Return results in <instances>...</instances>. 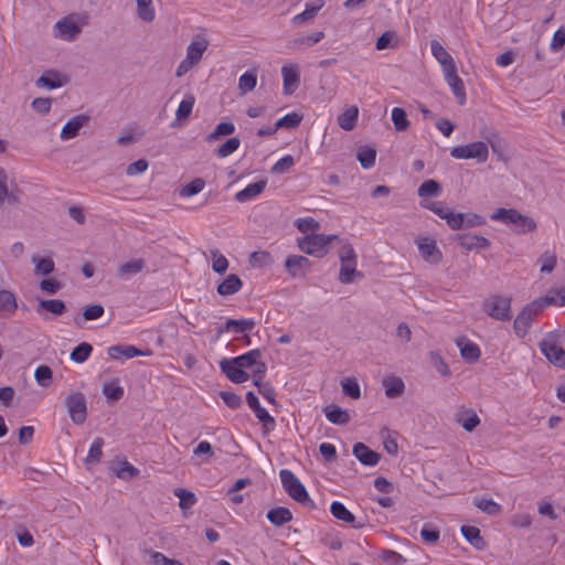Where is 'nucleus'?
Wrapping results in <instances>:
<instances>
[{"label":"nucleus","mask_w":565,"mask_h":565,"mask_svg":"<svg viewBox=\"0 0 565 565\" xmlns=\"http://www.w3.org/2000/svg\"><path fill=\"white\" fill-rule=\"evenodd\" d=\"M310 266L311 262L301 255H290L285 260V268L292 278L305 276Z\"/></svg>","instance_id":"nucleus-13"},{"label":"nucleus","mask_w":565,"mask_h":565,"mask_svg":"<svg viewBox=\"0 0 565 565\" xmlns=\"http://www.w3.org/2000/svg\"><path fill=\"white\" fill-rule=\"evenodd\" d=\"M66 309L65 302L60 299H41L36 307L39 316H43L44 312H50L55 316H61Z\"/></svg>","instance_id":"nucleus-23"},{"label":"nucleus","mask_w":565,"mask_h":565,"mask_svg":"<svg viewBox=\"0 0 565 565\" xmlns=\"http://www.w3.org/2000/svg\"><path fill=\"white\" fill-rule=\"evenodd\" d=\"M424 207L430 210L440 218L445 220L448 226L451 230H461L462 228V213H456L448 206H446L443 202H430L422 204Z\"/></svg>","instance_id":"nucleus-9"},{"label":"nucleus","mask_w":565,"mask_h":565,"mask_svg":"<svg viewBox=\"0 0 565 565\" xmlns=\"http://www.w3.org/2000/svg\"><path fill=\"white\" fill-rule=\"evenodd\" d=\"M330 511L332 515L345 523H352L354 521V515L345 508V505L339 501L332 502L330 507Z\"/></svg>","instance_id":"nucleus-44"},{"label":"nucleus","mask_w":565,"mask_h":565,"mask_svg":"<svg viewBox=\"0 0 565 565\" xmlns=\"http://www.w3.org/2000/svg\"><path fill=\"white\" fill-rule=\"evenodd\" d=\"M246 402L262 423L264 433L274 430L276 427L275 418L260 405L257 396L253 392L246 394Z\"/></svg>","instance_id":"nucleus-10"},{"label":"nucleus","mask_w":565,"mask_h":565,"mask_svg":"<svg viewBox=\"0 0 565 565\" xmlns=\"http://www.w3.org/2000/svg\"><path fill=\"white\" fill-rule=\"evenodd\" d=\"M542 354L553 365L565 369V350L559 345V334L550 332L539 343Z\"/></svg>","instance_id":"nucleus-4"},{"label":"nucleus","mask_w":565,"mask_h":565,"mask_svg":"<svg viewBox=\"0 0 565 565\" xmlns=\"http://www.w3.org/2000/svg\"><path fill=\"white\" fill-rule=\"evenodd\" d=\"M145 268L143 259H134L126 262L118 267V275L121 278H129L134 275L139 274Z\"/></svg>","instance_id":"nucleus-37"},{"label":"nucleus","mask_w":565,"mask_h":565,"mask_svg":"<svg viewBox=\"0 0 565 565\" xmlns=\"http://www.w3.org/2000/svg\"><path fill=\"white\" fill-rule=\"evenodd\" d=\"M450 156L456 159H476L479 163H483L488 160L489 149L483 141H473L454 147L450 150Z\"/></svg>","instance_id":"nucleus-7"},{"label":"nucleus","mask_w":565,"mask_h":565,"mask_svg":"<svg viewBox=\"0 0 565 565\" xmlns=\"http://www.w3.org/2000/svg\"><path fill=\"white\" fill-rule=\"evenodd\" d=\"M104 440L100 437H96L89 447L88 454L85 458L87 465L98 463L103 457Z\"/></svg>","instance_id":"nucleus-42"},{"label":"nucleus","mask_w":565,"mask_h":565,"mask_svg":"<svg viewBox=\"0 0 565 565\" xmlns=\"http://www.w3.org/2000/svg\"><path fill=\"white\" fill-rule=\"evenodd\" d=\"M457 345L460 348L461 356L467 362L473 363L480 358L481 352L476 343L461 338L457 340Z\"/></svg>","instance_id":"nucleus-30"},{"label":"nucleus","mask_w":565,"mask_h":565,"mask_svg":"<svg viewBox=\"0 0 565 565\" xmlns=\"http://www.w3.org/2000/svg\"><path fill=\"white\" fill-rule=\"evenodd\" d=\"M102 392L111 402H117L124 396V388L116 381L106 383Z\"/></svg>","instance_id":"nucleus-51"},{"label":"nucleus","mask_w":565,"mask_h":565,"mask_svg":"<svg viewBox=\"0 0 565 565\" xmlns=\"http://www.w3.org/2000/svg\"><path fill=\"white\" fill-rule=\"evenodd\" d=\"M205 186V181L201 178H196L191 182L183 185L180 190V196L190 198L200 193Z\"/></svg>","instance_id":"nucleus-50"},{"label":"nucleus","mask_w":565,"mask_h":565,"mask_svg":"<svg viewBox=\"0 0 565 565\" xmlns=\"http://www.w3.org/2000/svg\"><path fill=\"white\" fill-rule=\"evenodd\" d=\"M239 139L237 137H233L227 139L223 145H221L216 149V156L218 158H225L231 156L233 152H235L239 147Z\"/></svg>","instance_id":"nucleus-59"},{"label":"nucleus","mask_w":565,"mask_h":565,"mask_svg":"<svg viewBox=\"0 0 565 565\" xmlns=\"http://www.w3.org/2000/svg\"><path fill=\"white\" fill-rule=\"evenodd\" d=\"M391 120L397 131H406L411 126L406 111L401 107L391 110Z\"/></svg>","instance_id":"nucleus-39"},{"label":"nucleus","mask_w":565,"mask_h":565,"mask_svg":"<svg viewBox=\"0 0 565 565\" xmlns=\"http://www.w3.org/2000/svg\"><path fill=\"white\" fill-rule=\"evenodd\" d=\"M416 244L423 259L429 264H438L443 259V254L437 247L436 241L430 237H419Z\"/></svg>","instance_id":"nucleus-11"},{"label":"nucleus","mask_w":565,"mask_h":565,"mask_svg":"<svg viewBox=\"0 0 565 565\" xmlns=\"http://www.w3.org/2000/svg\"><path fill=\"white\" fill-rule=\"evenodd\" d=\"M18 310V299L13 291L0 289V312L12 316Z\"/></svg>","instance_id":"nucleus-25"},{"label":"nucleus","mask_w":565,"mask_h":565,"mask_svg":"<svg viewBox=\"0 0 565 565\" xmlns=\"http://www.w3.org/2000/svg\"><path fill=\"white\" fill-rule=\"evenodd\" d=\"M417 193L422 199L438 196L441 193V185L435 180H426L419 185Z\"/></svg>","instance_id":"nucleus-41"},{"label":"nucleus","mask_w":565,"mask_h":565,"mask_svg":"<svg viewBox=\"0 0 565 565\" xmlns=\"http://www.w3.org/2000/svg\"><path fill=\"white\" fill-rule=\"evenodd\" d=\"M212 268L217 274H224L228 268V260L226 257L218 253L217 249L211 250Z\"/></svg>","instance_id":"nucleus-62"},{"label":"nucleus","mask_w":565,"mask_h":565,"mask_svg":"<svg viewBox=\"0 0 565 565\" xmlns=\"http://www.w3.org/2000/svg\"><path fill=\"white\" fill-rule=\"evenodd\" d=\"M339 239L335 234H307L297 239L298 247L303 253L321 258L330 250L331 242Z\"/></svg>","instance_id":"nucleus-2"},{"label":"nucleus","mask_w":565,"mask_h":565,"mask_svg":"<svg viewBox=\"0 0 565 565\" xmlns=\"http://www.w3.org/2000/svg\"><path fill=\"white\" fill-rule=\"evenodd\" d=\"M457 242L467 250H471L473 248L486 249L490 246V241L488 238L477 234H458Z\"/></svg>","instance_id":"nucleus-21"},{"label":"nucleus","mask_w":565,"mask_h":565,"mask_svg":"<svg viewBox=\"0 0 565 565\" xmlns=\"http://www.w3.org/2000/svg\"><path fill=\"white\" fill-rule=\"evenodd\" d=\"M54 31L56 38L72 41L81 33V28L75 22L65 18L55 23Z\"/></svg>","instance_id":"nucleus-17"},{"label":"nucleus","mask_w":565,"mask_h":565,"mask_svg":"<svg viewBox=\"0 0 565 565\" xmlns=\"http://www.w3.org/2000/svg\"><path fill=\"white\" fill-rule=\"evenodd\" d=\"M267 182L265 180H260L254 183H249L243 190L238 191L235 194V199L238 202H247L257 195H259L266 188Z\"/></svg>","instance_id":"nucleus-26"},{"label":"nucleus","mask_w":565,"mask_h":565,"mask_svg":"<svg viewBox=\"0 0 565 565\" xmlns=\"http://www.w3.org/2000/svg\"><path fill=\"white\" fill-rule=\"evenodd\" d=\"M430 50L433 56L438 61L441 65L443 72L452 71L456 67V63L452 56L447 52V50L437 41L433 40L430 42Z\"/></svg>","instance_id":"nucleus-18"},{"label":"nucleus","mask_w":565,"mask_h":565,"mask_svg":"<svg viewBox=\"0 0 565 565\" xmlns=\"http://www.w3.org/2000/svg\"><path fill=\"white\" fill-rule=\"evenodd\" d=\"M323 3H319L317 6H309L307 4L306 6V9L305 11H302L301 13L299 14H296L294 18H292V22L295 24H302L309 20H311L312 18L316 17V14L320 11V9L322 8Z\"/></svg>","instance_id":"nucleus-57"},{"label":"nucleus","mask_w":565,"mask_h":565,"mask_svg":"<svg viewBox=\"0 0 565 565\" xmlns=\"http://www.w3.org/2000/svg\"><path fill=\"white\" fill-rule=\"evenodd\" d=\"M324 38V33L322 31L313 32L310 34H301L296 36L289 42V47L291 50H303L306 47H310L313 44L320 42Z\"/></svg>","instance_id":"nucleus-22"},{"label":"nucleus","mask_w":565,"mask_h":565,"mask_svg":"<svg viewBox=\"0 0 565 565\" xmlns=\"http://www.w3.org/2000/svg\"><path fill=\"white\" fill-rule=\"evenodd\" d=\"M356 157L362 168L370 169L375 163L376 151L373 148L364 147L359 150Z\"/></svg>","instance_id":"nucleus-53"},{"label":"nucleus","mask_w":565,"mask_h":565,"mask_svg":"<svg viewBox=\"0 0 565 565\" xmlns=\"http://www.w3.org/2000/svg\"><path fill=\"white\" fill-rule=\"evenodd\" d=\"M475 505L489 515H497L501 511V505L491 499L476 498Z\"/></svg>","instance_id":"nucleus-45"},{"label":"nucleus","mask_w":565,"mask_h":565,"mask_svg":"<svg viewBox=\"0 0 565 565\" xmlns=\"http://www.w3.org/2000/svg\"><path fill=\"white\" fill-rule=\"evenodd\" d=\"M174 495L179 498V505L181 509H190L196 502V497L192 491H189L183 488H177L174 490Z\"/></svg>","instance_id":"nucleus-48"},{"label":"nucleus","mask_w":565,"mask_h":565,"mask_svg":"<svg viewBox=\"0 0 565 565\" xmlns=\"http://www.w3.org/2000/svg\"><path fill=\"white\" fill-rule=\"evenodd\" d=\"M195 98L192 95H189L184 99H182L175 111V119L180 121L186 120L192 113Z\"/></svg>","instance_id":"nucleus-49"},{"label":"nucleus","mask_w":565,"mask_h":565,"mask_svg":"<svg viewBox=\"0 0 565 565\" xmlns=\"http://www.w3.org/2000/svg\"><path fill=\"white\" fill-rule=\"evenodd\" d=\"M461 533L465 536V539L477 548H481V546L483 545V540L480 535V530L478 527L471 525H463L461 526Z\"/></svg>","instance_id":"nucleus-46"},{"label":"nucleus","mask_w":565,"mask_h":565,"mask_svg":"<svg viewBox=\"0 0 565 565\" xmlns=\"http://www.w3.org/2000/svg\"><path fill=\"white\" fill-rule=\"evenodd\" d=\"M87 115H77L70 119L62 128L60 137L62 140H70L75 138L81 128L88 121Z\"/></svg>","instance_id":"nucleus-20"},{"label":"nucleus","mask_w":565,"mask_h":565,"mask_svg":"<svg viewBox=\"0 0 565 565\" xmlns=\"http://www.w3.org/2000/svg\"><path fill=\"white\" fill-rule=\"evenodd\" d=\"M291 512L284 507L274 508L267 512V520L275 526H282L291 521Z\"/></svg>","instance_id":"nucleus-33"},{"label":"nucleus","mask_w":565,"mask_h":565,"mask_svg":"<svg viewBox=\"0 0 565 565\" xmlns=\"http://www.w3.org/2000/svg\"><path fill=\"white\" fill-rule=\"evenodd\" d=\"M255 327V321L252 319H228L224 326V328L220 329V333L224 331H233L235 333H247L253 330Z\"/></svg>","instance_id":"nucleus-31"},{"label":"nucleus","mask_w":565,"mask_h":565,"mask_svg":"<svg viewBox=\"0 0 565 565\" xmlns=\"http://www.w3.org/2000/svg\"><path fill=\"white\" fill-rule=\"evenodd\" d=\"M279 477L285 491L298 503L306 508L313 509L316 507L313 500L309 497L305 486L296 477V475L288 470L282 469L279 472Z\"/></svg>","instance_id":"nucleus-3"},{"label":"nucleus","mask_w":565,"mask_h":565,"mask_svg":"<svg viewBox=\"0 0 565 565\" xmlns=\"http://www.w3.org/2000/svg\"><path fill=\"white\" fill-rule=\"evenodd\" d=\"M63 85L64 81L56 71L44 72L35 82L36 87H45L47 89H55Z\"/></svg>","instance_id":"nucleus-29"},{"label":"nucleus","mask_w":565,"mask_h":565,"mask_svg":"<svg viewBox=\"0 0 565 565\" xmlns=\"http://www.w3.org/2000/svg\"><path fill=\"white\" fill-rule=\"evenodd\" d=\"M355 276H362L356 270V259L341 263L339 279L342 284H351Z\"/></svg>","instance_id":"nucleus-36"},{"label":"nucleus","mask_w":565,"mask_h":565,"mask_svg":"<svg viewBox=\"0 0 565 565\" xmlns=\"http://www.w3.org/2000/svg\"><path fill=\"white\" fill-rule=\"evenodd\" d=\"M355 458L364 466H375L379 463L381 456L376 451L370 449L363 443H356L352 450Z\"/></svg>","instance_id":"nucleus-19"},{"label":"nucleus","mask_w":565,"mask_h":565,"mask_svg":"<svg viewBox=\"0 0 565 565\" xmlns=\"http://www.w3.org/2000/svg\"><path fill=\"white\" fill-rule=\"evenodd\" d=\"M302 116L298 113H289L276 121V128L294 129L300 125Z\"/></svg>","instance_id":"nucleus-56"},{"label":"nucleus","mask_w":565,"mask_h":565,"mask_svg":"<svg viewBox=\"0 0 565 565\" xmlns=\"http://www.w3.org/2000/svg\"><path fill=\"white\" fill-rule=\"evenodd\" d=\"M359 108L350 106L338 116V125L347 131H351L358 122Z\"/></svg>","instance_id":"nucleus-28"},{"label":"nucleus","mask_w":565,"mask_h":565,"mask_svg":"<svg viewBox=\"0 0 565 565\" xmlns=\"http://www.w3.org/2000/svg\"><path fill=\"white\" fill-rule=\"evenodd\" d=\"M137 7V17L145 23L156 19L154 0H134Z\"/></svg>","instance_id":"nucleus-27"},{"label":"nucleus","mask_w":565,"mask_h":565,"mask_svg":"<svg viewBox=\"0 0 565 565\" xmlns=\"http://www.w3.org/2000/svg\"><path fill=\"white\" fill-rule=\"evenodd\" d=\"M324 415L327 419L332 424L344 425L350 422V415L348 411L339 406L326 407Z\"/></svg>","instance_id":"nucleus-35"},{"label":"nucleus","mask_w":565,"mask_h":565,"mask_svg":"<svg viewBox=\"0 0 565 565\" xmlns=\"http://www.w3.org/2000/svg\"><path fill=\"white\" fill-rule=\"evenodd\" d=\"M295 224L297 228L306 235L320 228L319 222L311 216L297 218Z\"/></svg>","instance_id":"nucleus-60"},{"label":"nucleus","mask_w":565,"mask_h":565,"mask_svg":"<svg viewBox=\"0 0 565 565\" xmlns=\"http://www.w3.org/2000/svg\"><path fill=\"white\" fill-rule=\"evenodd\" d=\"M235 131V126L232 122H220L214 130L207 136V140H216L222 136L232 135Z\"/></svg>","instance_id":"nucleus-61"},{"label":"nucleus","mask_w":565,"mask_h":565,"mask_svg":"<svg viewBox=\"0 0 565 565\" xmlns=\"http://www.w3.org/2000/svg\"><path fill=\"white\" fill-rule=\"evenodd\" d=\"M482 308L491 318L500 321L511 319V298L494 295L483 301Z\"/></svg>","instance_id":"nucleus-6"},{"label":"nucleus","mask_w":565,"mask_h":565,"mask_svg":"<svg viewBox=\"0 0 565 565\" xmlns=\"http://www.w3.org/2000/svg\"><path fill=\"white\" fill-rule=\"evenodd\" d=\"M541 271L550 274L554 270L557 264V257L554 252L545 250L541 256Z\"/></svg>","instance_id":"nucleus-63"},{"label":"nucleus","mask_w":565,"mask_h":565,"mask_svg":"<svg viewBox=\"0 0 565 565\" xmlns=\"http://www.w3.org/2000/svg\"><path fill=\"white\" fill-rule=\"evenodd\" d=\"M553 302L552 299H550V296L540 297L532 302L527 303L524 307V310L529 312V316L533 319L534 317L539 316L544 308L547 306H551Z\"/></svg>","instance_id":"nucleus-43"},{"label":"nucleus","mask_w":565,"mask_h":565,"mask_svg":"<svg viewBox=\"0 0 565 565\" xmlns=\"http://www.w3.org/2000/svg\"><path fill=\"white\" fill-rule=\"evenodd\" d=\"M257 76L255 72H245L238 79V88L242 94H246L255 88Z\"/></svg>","instance_id":"nucleus-54"},{"label":"nucleus","mask_w":565,"mask_h":565,"mask_svg":"<svg viewBox=\"0 0 565 565\" xmlns=\"http://www.w3.org/2000/svg\"><path fill=\"white\" fill-rule=\"evenodd\" d=\"M532 320L533 319L529 316V312L523 308L516 316L513 323V329L518 337L523 338L527 333Z\"/></svg>","instance_id":"nucleus-38"},{"label":"nucleus","mask_w":565,"mask_h":565,"mask_svg":"<svg viewBox=\"0 0 565 565\" xmlns=\"http://www.w3.org/2000/svg\"><path fill=\"white\" fill-rule=\"evenodd\" d=\"M447 84L451 87L459 105L466 103V89L462 79L457 74V66L452 71L444 72Z\"/></svg>","instance_id":"nucleus-16"},{"label":"nucleus","mask_w":565,"mask_h":565,"mask_svg":"<svg viewBox=\"0 0 565 565\" xmlns=\"http://www.w3.org/2000/svg\"><path fill=\"white\" fill-rule=\"evenodd\" d=\"M490 218L507 225H513L512 231L519 235L534 232L537 227L534 218L520 213L515 209L500 207L491 214Z\"/></svg>","instance_id":"nucleus-1"},{"label":"nucleus","mask_w":565,"mask_h":565,"mask_svg":"<svg viewBox=\"0 0 565 565\" xmlns=\"http://www.w3.org/2000/svg\"><path fill=\"white\" fill-rule=\"evenodd\" d=\"M34 379L42 387H49L52 384L53 372L47 365H40L35 369Z\"/></svg>","instance_id":"nucleus-47"},{"label":"nucleus","mask_w":565,"mask_h":565,"mask_svg":"<svg viewBox=\"0 0 565 565\" xmlns=\"http://www.w3.org/2000/svg\"><path fill=\"white\" fill-rule=\"evenodd\" d=\"M242 280L237 275H230L218 286L217 292L221 296H231L242 288Z\"/></svg>","instance_id":"nucleus-32"},{"label":"nucleus","mask_w":565,"mask_h":565,"mask_svg":"<svg viewBox=\"0 0 565 565\" xmlns=\"http://www.w3.org/2000/svg\"><path fill=\"white\" fill-rule=\"evenodd\" d=\"M31 262L34 264V274L38 276H47L54 270V262L49 257L32 256Z\"/></svg>","instance_id":"nucleus-40"},{"label":"nucleus","mask_w":565,"mask_h":565,"mask_svg":"<svg viewBox=\"0 0 565 565\" xmlns=\"http://www.w3.org/2000/svg\"><path fill=\"white\" fill-rule=\"evenodd\" d=\"M220 367L222 372L234 383H244L249 379L248 373L242 370V367L234 362V358L223 359L220 362Z\"/></svg>","instance_id":"nucleus-14"},{"label":"nucleus","mask_w":565,"mask_h":565,"mask_svg":"<svg viewBox=\"0 0 565 565\" xmlns=\"http://www.w3.org/2000/svg\"><path fill=\"white\" fill-rule=\"evenodd\" d=\"M457 422L467 431H472L480 424V418L473 409H463L457 414Z\"/></svg>","instance_id":"nucleus-34"},{"label":"nucleus","mask_w":565,"mask_h":565,"mask_svg":"<svg viewBox=\"0 0 565 565\" xmlns=\"http://www.w3.org/2000/svg\"><path fill=\"white\" fill-rule=\"evenodd\" d=\"M282 90L285 95H291L299 86L300 72L297 64H286L281 67Z\"/></svg>","instance_id":"nucleus-12"},{"label":"nucleus","mask_w":565,"mask_h":565,"mask_svg":"<svg viewBox=\"0 0 565 565\" xmlns=\"http://www.w3.org/2000/svg\"><path fill=\"white\" fill-rule=\"evenodd\" d=\"M207 46L209 42L204 38L198 36L186 47L185 57L198 64L201 61Z\"/></svg>","instance_id":"nucleus-24"},{"label":"nucleus","mask_w":565,"mask_h":565,"mask_svg":"<svg viewBox=\"0 0 565 565\" xmlns=\"http://www.w3.org/2000/svg\"><path fill=\"white\" fill-rule=\"evenodd\" d=\"M65 407L70 414L72 422L76 425H81L86 420L87 406L86 399L83 393L72 392L64 401Z\"/></svg>","instance_id":"nucleus-8"},{"label":"nucleus","mask_w":565,"mask_h":565,"mask_svg":"<svg viewBox=\"0 0 565 565\" xmlns=\"http://www.w3.org/2000/svg\"><path fill=\"white\" fill-rule=\"evenodd\" d=\"M107 352L114 360H128L135 356H147L150 354V351H142L134 345H113L108 348Z\"/></svg>","instance_id":"nucleus-15"},{"label":"nucleus","mask_w":565,"mask_h":565,"mask_svg":"<svg viewBox=\"0 0 565 565\" xmlns=\"http://www.w3.org/2000/svg\"><path fill=\"white\" fill-rule=\"evenodd\" d=\"M115 473L120 479H131L139 475V470L127 460H124L118 463Z\"/></svg>","instance_id":"nucleus-58"},{"label":"nucleus","mask_w":565,"mask_h":565,"mask_svg":"<svg viewBox=\"0 0 565 565\" xmlns=\"http://www.w3.org/2000/svg\"><path fill=\"white\" fill-rule=\"evenodd\" d=\"M249 263L254 267H268L273 264V257L266 250H258L250 254Z\"/></svg>","instance_id":"nucleus-55"},{"label":"nucleus","mask_w":565,"mask_h":565,"mask_svg":"<svg viewBox=\"0 0 565 565\" xmlns=\"http://www.w3.org/2000/svg\"><path fill=\"white\" fill-rule=\"evenodd\" d=\"M295 164L292 156L287 154L279 159L270 169L274 174H281L288 171Z\"/></svg>","instance_id":"nucleus-64"},{"label":"nucleus","mask_w":565,"mask_h":565,"mask_svg":"<svg viewBox=\"0 0 565 565\" xmlns=\"http://www.w3.org/2000/svg\"><path fill=\"white\" fill-rule=\"evenodd\" d=\"M93 347L87 342H82L71 352V360L76 363H84L90 355Z\"/></svg>","instance_id":"nucleus-52"},{"label":"nucleus","mask_w":565,"mask_h":565,"mask_svg":"<svg viewBox=\"0 0 565 565\" xmlns=\"http://www.w3.org/2000/svg\"><path fill=\"white\" fill-rule=\"evenodd\" d=\"M262 353L260 350L254 349L250 350L239 356L234 358V362L238 364V366L244 369L252 370V374L254 377V385L259 386L260 381H263V377L266 373V364L260 360Z\"/></svg>","instance_id":"nucleus-5"}]
</instances>
